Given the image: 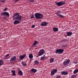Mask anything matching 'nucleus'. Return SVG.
<instances>
[{"label": "nucleus", "mask_w": 78, "mask_h": 78, "mask_svg": "<svg viewBox=\"0 0 78 78\" xmlns=\"http://www.w3.org/2000/svg\"><path fill=\"white\" fill-rule=\"evenodd\" d=\"M7 9H8V8H6L5 9H4V11H6V10H7Z\"/></svg>", "instance_id": "33"}, {"label": "nucleus", "mask_w": 78, "mask_h": 78, "mask_svg": "<svg viewBox=\"0 0 78 78\" xmlns=\"http://www.w3.org/2000/svg\"><path fill=\"white\" fill-rule=\"evenodd\" d=\"M1 16H6L8 17H9V16H10L9 13L7 12H2L1 14Z\"/></svg>", "instance_id": "7"}, {"label": "nucleus", "mask_w": 78, "mask_h": 78, "mask_svg": "<svg viewBox=\"0 0 78 78\" xmlns=\"http://www.w3.org/2000/svg\"><path fill=\"white\" fill-rule=\"evenodd\" d=\"M64 52V49H58L55 51V53L61 55V54H62V53Z\"/></svg>", "instance_id": "3"}, {"label": "nucleus", "mask_w": 78, "mask_h": 78, "mask_svg": "<svg viewBox=\"0 0 78 78\" xmlns=\"http://www.w3.org/2000/svg\"><path fill=\"white\" fill-rule=\"evenodd\" d=\"M61 76H56V78H61Z\"/></svg>", "instance_id": "30"}, {"label": "nucleus", "mask_w": 78, "mask_h": 78, "mask_svg": "<svg viewBox=\"0 0 78 78\" xmlns=\"http://www.w3.org/2000/svg\"><path fill=\"white\" fill-rule=\"evenodd\" d=\"M66 47V45H62V47Z\"/></svg>", "instance_id": "37"}, {"label": "nucleus", "mask_w": 78, "mask_h": 78, "mask_svg": "<svg viewBox=\"0 0 78 78\" xmlns=\"http://www.w3.org/2000/svg\"><path fill=\"white\" fill-rule=\"evenodd\" d=\"M59 14H61V13L58 12H57L56 13V15H57V16L59 17H61V18H64V16H63Z\"/></svg>", "instance_id": "12"}, {"label": "nucleus", "mask_w": 78, "mask_h": 78, "mask_svg": "<svg viewBox=\"0 0 78 78\" xmlns=\"http://www.w3.org/2000/svg\"><path fill=\"white\" fill-rule=\"evenodd\" d=\"M9 56V54H7L5 56L4 58V60L6 59V58L7 57H8V56Z\"/></svg>", "instance_id": "25"}, {"label": "nucleus", "mask_w": 78, "mask_h": 78, "mask_svg": "<svg viewBox=\"0 0 78 78\" xmlns=\"http://www.w3.org/2000/svg\"><path fill=\"white\" fill-rule=\"evenodd\" d=\"M39 63V62L37 61V60H35L34 61V63L35 64H38Z\"/></svg>", "instance_id": "26"}, {"label": "nucleus", "mask_w": 78, "mask_h": 78, "mask_svg": "<svg viewBox=\"0 0 78 78\" xmlns=\"http://www.w3.org/2000/svg\"><path fill=\"white\" fill-rule=\"evenodd\" d=\"M21 64L23 66H27V64L26 63H25V62H21Z\"/></svg>", "instance_id": "19"}, {"label": "nucleus", "mask_w": 78, "mask_h": 78, "mask_svg": "<svg viewBox=\"0 0 78 78\" xmlns=\"http://www.w3.org/2000/svg\"><path fill=\"white\" fill-rule=\"evenodd\" d=\"M13 17L15 19V20H16L14 21L13 22V24L14 25H17V24H19L20 23L21 20H22V16L20 15V13L18 12H16L13 15Z\"/></svg>", "instance_id": "1"}, {"label": "nucleus", "mask_w": 78, "mask_h": 78, "mask_svg": "<svg viewBox=\"0 0 78 78\" xmlns=\"http://www.w3.org/2000/svg\"><path fill=\"white\" fill-rule=\"evenodd\" d=\"M11 72H12V76H16V70H12L11 71Z\"/></svg>", "instance_id": "14"}, {"label": "nucleus", "mask_w": 78, "mask_h": 78, "mask_svg": "<svg viewBox=\"0 0 78 78\" xmlns=\"http://www.w3.org/2000/svg\"><path fill=\"white\" fill-rule=\"evenodd\" d=\"M65 4H66V2H62L61 1L59 2H57L56 3V5L58 6H62L63 5H65Z\"/></svg>", "instance_id": "5"}, {"label": "nucleus", "mask_w": 78, "mask_h": 78, "mask_svg": "<svg viewBox=\"0 0 78 78\" xmlns=\"http://www.w3.org/2000/svg\"><path fill=\"white\" fill-rule=\"evenodd\" d=\"M78 72V69H75L74 70V71L73 72V73H74V74H76V73H77Z\"/></svg>", "instance_id": "23"}, {"label": "nucleus", "mask_w": 78, "mask_h": 78, "mask_svg": "<svg viewBox=\"0 0 78 78\" xmlns=\"http://www.w3.org/2000/svg\"><path fill=\"white\" fill-rule=\"evenodd\" d=\"M54 61V59L53 58H51L50 60V63H52Z\"/></svg>", "instance_id": "24"}, {"label": "nucleus", "mask_w": 78, "mask_h": 78, "mask_svg": "<svg viewBox=\"0 0 78 78\" xmlns=\"http://www.w3.org/2000/svg\"><path fill=\"white\" fill-rule=\"evenodd\" d=\"M29 57L30 59H32L33 58V55L32 54H30L29 55Z\"/></svg>", "instance_id": "20"}, {"label": "nucleus", "mask_w": 78, "mask_h": 78, "mask_svg": "<svg viewBox=\"0 0 78 78\" xmlns=\"http://www.w3.org/2000/svg\"><path fill=\"white\" fill-rule=\"evenodd\" d=\"M44 59L43 57H41V60H44Z\"/></svg>", "instance_id": "31"}, {"label": "nucleus", "mask_w": 78, "mask_h": 78, "mask_svg": "<svg viewBox=\"0 0 78 78\" xmlns=\"http://www.w3.org/2000/svg\"><path fill=\"white\" fill-rule=\"evenodd\" d=\"M19 0H14V2H18Z\"/></svg>", "instance_id": "38"}, {"label": "nucleus", "mask_w": 78, "mask_h": 78, "mask_svg": "<svg viewBox=\"0 0 78 78\" xmlns=\"http://www.w3.org/2000/svg\"><path fill=\"white\" fill-rule=\"evenodd\" d=\"M43 57L44 59L45 58H47L46 56H43Z\"/></svg>", "instance_id": "42"}, {"label": "nucleus", "mask_w": 78, "mask_h": 78, "mask_svg": "<svg viewBox=\"0 0 78 78\" xmlns=\"http://www.w3.org/2000/svg\"><path fill=\"white\" fill-rule=\"evenodd\" d=\"M66 34L68 36H70L72 34V32H67L66 33Z\"/></svg>", "instance_id": "15"}, {"label": "nucleus", "mask_w": 78, "mask_h": 78, "mask_svg": "<svg viewBox=\"0 0 78 78\" xmlns=\"http://www.w3.org/2000/svg\"><path fill=\"white\" fill-rule=\"evenodd\" d=\"M0 48H1V47H0Z\"/></svg>", "instance_id": "43"}, {"label": "nucleus", "mask_w": 78, "mask_h": 78, "mask_svg": "<svg viewBox=\"0 0 78 78\" xmlns=\"http://www.w3.org/2000/svg\"><path fill=\"white\" fill-rule=\"evenodd\" d=\"M4 63L3 62V61L2 60H0V66H2L3 65Z\"/></svg>", "instance_id": "22"}, {"label": "nucleus", "mask_w": 78, "mask_h": 78, "mask_svg": "<svg viewBox=\"0 0 78 78\" xmlns=\"http://www.w3.org/2000/svg\"><path fill=\"white\" fill-rule=\"evenodd\" d=\"M58 69H55L53 70H52L51 73V76L54 75L55 73H56Z\"/></svg>", "instance_id": "6"}, {"label": "nucleus", "mask_w": 78, "mask_h": 78, "mask_svg": "<svg viewBox=\"0 0 78 78\" xmlns=\"http://www.w3.org/2000/svg\"><path fill=\"white\" fill-rule=\"evenodd\" d=\"M76 78V76L75 75H73L71 76V78Z\"/></svg>", "instance_id": "29"}, {"label": "nucleus", "mask_w": 78, "mask_h": 78, "mask_svg": "<svg viewBox=\"0 0 78 78\" xmlns=\"http://www.w3.org/2000/svg\"><path fill=\"white\" fill-rule=\"evenodd\" d=\"M18 73L19 75H20L21 76H22L23 75V73L21 70H20L18 72Z\"/></svg>", "instance_id": "16"}, {"label": "nucleus", "mask_w": 78, "mask_h": 78, "mask_svg": "<svg viewBox=\"0 0 78 78\" xmlns=\"http://www.w3.org/2000/svg\"><path fill=\"white\" fill-rule=\"evenodd\" d=\"M3 18L4 19L6 20V19H7V17H6V16H3Z\"/></svg>", "instance_id": "32"}, {"label": "nucleus", "mask_w": 78, "mask_h": 78, "mask_svg": "<svg viewBox=\"0 0 78 78\" xmlns=\"http://www.w3.org/2000/svg\"><path fill=\"white\" fill-rule=\"evenodd\" d=\"M26 56V54H24L22 55H21L20 56V60H23V59H24L25 57Z\"/></svg>", "instance_id": "11"}, {"label": "nucleus", "mask_w": 78, "mask_h": 78, "mask_svg": "<svg viewBox=\"0 0 78 78\" xmlns=\"http://www.w3.org/2000/svg\"><path fill=\"white\" fill-rule=\"evenodd\" d=\"M74 64H78V62H74Z\"/></svg>", "instance_id": "39"}, {"label": "nucleus", "mask_w": 78, "mask_h": 78, "mask_svg": "<svg viewBox=\"0 0 78 78\" xmlns=\"http://www.w3.org/2000/svg\"><path fill=\"white\" fill-rule=\"evenodd\" d=\"M67 41V40H63L62 42H66Z\"/></svg>", "instance_id": "36"}, {"label": "nucleus", "mask_w": 78, "mask_h": 78, "mask_svg": "<svg viewBox=\"0 0 78 78\" xmlns=\"http://www.w3.org/2000/svg\"><path fill=\"white\" fill-rule=\"evenodd\" d=\"M34 17V15H31V16H30V19H33Z\"/></svg>", "instance_id": "27"}, {"label": "nucleus", "mask_w": 78, "mask_h": 78, "mask_svg": "<svg viewBox=\"0 0 78 78\" xmlns=\"http://www.w3.org/2000/svg\"><path fill=\"white\" fill-rule=\"evenodd\" d=\"M70 63V60L68 59L65 62H63V64L64 66H68Z\"/></svg>", "instance_id": "8"}, {"label": "nucleus", "mask_w": 78, "mask_h": 78, "mask_svg": "<svg viewBox=\"0 0 78 78\" xmlns=\"http://www.w3.org/2000/svg\"><path fill=\"white\" fill-rule=\"evenodd\" d=\"M39 43L37 41H35L34 43L33 44V45H34V46H36V45H37Z\"/></svg>", "instance_id": "18"}, {"label": "nucleus", "mask_w": 78, "mask_h": 78, "mask_svg": "<svg viewBox=\"0 0 78 78\" xmlns=\"http://www.w3.org/2000/svg\"><path fill=\"white\" fill-rule=\"evenodd\" d=\"M35 27V25H33L31 27L32 28H33Z\"/></svg>", "instance_id": "34"}, {"label": "nucleus", "mask_w": 78, "mask_h": 78, "mask_svg": "<svg viewBox=\"0 0 78 78\" xmlns=\"http://www.w3.org/2000/svg\"><path fill=\"white\" fill-rule=\"evenodd\" d=\"M16 60V56H13L10 59V61H15Z\"/></svg>", "instance_id": "10"}, {"label": "nucleus", "mask_w": 78, "mask_h": 78, "mask_svg": "<svg viewBox=\"0 0 78 78\" xmlns=\"http://www.w3.org/2000/svg\"><path fill=\"white\" fill-rule=\"evenodd\" d=\"M20 70V69L19 68H18V71H19V70Z\"/></svg>", "instance_id": "41"}, {"label": "nucleus", "mask_w": 78, "mask_h": 78, "mask_svg": "<svg viewBox=\"0 0 78 78\" xmlns=\"http://www.w3.org/2000/svg\"><path fill=\"white\" fill-rule=\"evenodd\" d=\"M44 53H45L44 50V49H41L38 53V56H42V55H43Z\"/></svg>", "instance_id": "4"}, {"label": "nucleus", "mask_w": 78, "mask_h": 78, "mask_svg": "<svg viewBox=\"0 0 78 78\" xmlns=\"http://www.w3.org/2000/svg\"><path fill=\"white\" fill-rule=\"evenodd\" d=\"M35 18L36 19H42L43 17H44L43 14L39 13H35Z\"/></svg>", "instance_id": "2"}, {"label": "nucleus", "mask_w": 78, "mask_h": 78, "mask_svg": "<svg viewBox=\"0 0 78 78\" xmlns=\"http://www.w3.org/2000/svg\"><path fill=\"white\" fill-rule=\"evenodd\" d=\"M61 74L63 75H68V72L67 71H62Z\"/></svg>", "instance_id": "13"}, {"label": "nucleus", "mask_w": 78, "mask_h": 78, "mask_svg": "<svg viewBox=\"0 0 78 78\" xmlns=\"http://www.w3.org/2000/svg\"><path fill=\"white\" fill-rule=\"evenodd\" d=\"M48 24V22H46V21L43 22L41 23V25L42 26V27H46Z\"/></svg>", "instance_id": "9"}, {"label": "nucleus", "mask_w": 78, "mask_h": 78, "mask_svg": "<svg viewBox=\"0 0 78 78\" xmlns=\"http://www.w3.org/2000/svg\"><path fill=\"white\" fill-rule=\"evenodd\" d=\"M31 71L33 73H36L37 72V69L33 68L31 69Z\"/></svg>", "instance_id": "17"}, {"label": "nucleus", "mask_w": 78, "mask_h": 78, "mask_svg": "<svg viewBox=\"0 0 78 78\" xmlns=\"http://www.w3.org/2000/svg\"><path fill=\"white\" fill-rule=\"evenodd\" d=\"M30 3H33L34 2V0H28Z\"/></svg>", "instance_id": "28"}, {"label": "nucleus", "mask_w": 78, "mask_h": 78, "mask_svg": "<svg viewBox=\"0 0 78 78\" xmlns=\"http://www.w3.org/2000/svg\"><path fill=\"white\" fill-rule=\"evenodd\" d=\"M53 31H58V28L56 27H53Z\"/></svg>", "instance_id": "21"}, {"label": "nucleus", "mask_w": 78, "mask_h": 78, "mask_svg": "<svg viewBox=\"0 0 78 78\" xmlns=\"http://www.w3.org/2000/svg\"><path fill=\"white\" fill-rule=\"evenodd\" d=\"M44 56H45V55H44Z\"/></svg>", "instance_id": "44"}, {"label": "nucleus", "mask_w": 78, "mask_h": 78, "mask_svg": "<svg viewBox=\"0 0 78 78\" xmlns=\"http://www.w3.org/2000/svg\"><path fill=\"white\" fill-rule=\"evenodd\" d=\"M0 2H3V3H4V2H5V0H0Z\"/></svg>", "instance_id": "35"}, {"label": "nucleus", "mask_w": 78, "mask_h": 78, "mask_svg": "<svg viewBox=\"0 0 78 78\" xmlns=\"http://www.w3.org/2000/svg\"><path fill=\"white\" fill-rule=\"evenodd\" d=\"M57 12H61V10H57Z\"/></svg>", "instance_id": "40"}]
</instances>
